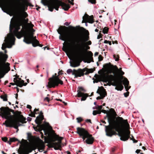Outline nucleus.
<instances>
[{
	"instance_id": "43",
	"label": "nucleus",
	"mask_w": 154,
	"mask_h": 154,
	"mask_svg": "<svg viewBox=\"0 0 154 154\" xmlns=\"http://www.w3.org/2000/svg\"><path fill=\"white\" fill-rule=\"evenodd\" d=\"M85 47L86 48V51L87 50L89 49L90 48V47L88 46L87 45H85Z\"/></svg>"
},
{
	"instance_id": "50",
	"label": "nucleus",
	"mask_w": 154,
	"mask_h": 154,
	"mask_svg": "<svg viewBox=\"0 0 154 154\" xmlns=\"http://www.w3.org/2000/svg\"><path fill=\"white\" fill-rule=\"evenodd\" d=\"M24 21L26 23H27L28 21V19H24Z\"/></svg>"
},
{
	"instance_id": "33",
	"label": "nucleus",
	"mask_w": 154,
	"mask_h": 154,
	"mask_svg": "<svg viewBox=\"0 0 154 154\" xmlns=\"http://www.w3.org/2000/svg\"><path fill=\"white\" fill-rule=\"evenodd\" d=\"M108 30V28L106 27H105L103 29V33L105 34L107 33Z\"/></svg>"
},
{
	"instance_id": "55",
	"label": "nucleus",
	"mask_w": 154,
	"mask_h": 154,
	"mask_svg": "<svg viewBox=\"0 0 154 154\" xmlns=\"http://www.w3.org/2000/svg\"><path fill=\"white\" fill-rule=\"evenodd\" d=\"M108 42H109V41L106 40H105L104 41V43H106V44H107L108 43Z\"/></svg>"
},
{
	"instance_id": "10",
	"label": "nucleus",
	"mask_w": 154,
	"mask_h": 154,
	"mask_svg": "<svg viewBox=\"0 0 154 154\" xmlns=\"http://www.w3.org/2000/svg\"><path fill=\"white\" fill-rule=\"evenodd\" d=\"M63 138L55 134L52 135L51 137V140L53 142L51 144V147L54 148L55 150L59 149L61 147V140Z\"/></svg>"
},
{
	"instance_id": "60",
	"label": "nucleus",
	"mask_w": 154,
	"mask_h": 154,
	"mask_svg": "<svg viewBox=\"0 0 154 154\" xmlns=\"http://www.w3.org/2000/svg\"><path fill=\"white\" fill-rule=\"evenodd\" d=\"M65 25L66 26H68V23L66 22L65 23Z\"/></svg>"
},
{
	"instance_id": "13",
	"label": "nucleus",
	"mask_w": 154,
	"mask_h": 154,
	"mask_svg": "<svg viewBox=\"0 0 154 154\" xmlns=\"http://www.w3.org/2000/svg\"><path fill=\"white\" fill-rule=\"evenodd\" d=\"M13 81L14 83H11L10 84L12 85H16L17 86H16V88L17 92H19V90L17 86L22 87L23 86H26L27 84L26 83H25L24 81L22 80L21 78H19L18 76L14 78Z\"/></svg>"
},
{
	"instance_id": "19",
	"label": "nucleus",
	"mask_w": 154,
	"mask_h": 154,
	"mask_svg": "<svg viewBox=\"0 0 154 154\" xmlns=\"http://www.w3.org/2000/svg\"><path fill=\"white\" fill-rule=\"evenodd\" d=\"M43 119V116L42 113L41 114L39 115L38 116H37L35 120V123L38 125L41 124L42 123V121Z\"/></svg>"
},
{
	"instance_id": "34",
	"label": "nucleus",
	"mask_w": 154,
	"mask_h": 154,
	"mask_svg": "<svg viewBox=\"0 0 154 154\" xmlns=\"http://www.w3.org/2000/svg\"><path fill=\"white\" fill-rule=\"evenodd\" d=\"M101 112H102L104 113H106V116H108H108H109L108 115V114H109L108 112H109L108 111H107H107L105 110L102 109V110L101 111Z\"/></svg>"
},
{
	"instance_id": "27",
	"label": "nucleus",
	"mask_w": 154,
	"mask_h": 154,
	"mask_svg": "<svg viewBox=\"0 0 154 154\" xmlns=\"http://www.w3.org/2000/svg\"><path fill=\"white\" fill-rule=\"evenodd\" d=\"M45 147L43 143L40 144L38 145V150H42Z\"/></svg>"
},
{
	"instance_id": "25",
	"label": "nucleus",
	"mask_w": 154,
	"mask_h": 154,
	"mask_svg": "<svg viewBox=\"0 0 154 154\" xmlns=\"http://www.w3.org/2000/svg\"><path fill=\"white\" fill-rule=\"evenodd\" d=\"M38 111V109H35L34 110V112L29 114V116L31 117H35V115L36 114V112Z\"/></svg>"
},
{
	"instance_id": "59",
	"label": "nucleus",
	"mask_w": 154,
	"mask_h": 154,
	"mask_svg": "<svg viewBox=\"0 0 154 154\" xmlns=\"http://www.w3.org/2000/svg\"><path fill=\"white\" fill-rule=\"evenodd\" d=\"M16 95V98L17 99L18 97V94H16L15 95Z\"/></svg>"
},
{
	"instance_id": "8",
	"label": "nucleus",
	"mask_w": 154,
	"mask_h": 154,
	"mask_svg": "<svg viewBox=\"0 0 154 154\" xmlns=\"http://www.w3.org/2000/svg\"><path fill=\"white\" fill-rule=\"evenodd\" d=\"M76 133L80 136L82 137L84 142L89 144H91L93 143L94 139L92 135L90 134L84 129L78 127Z\"/></svg>"
},
{
	"instance_id": "4",
	"label": "nucleus",
	"mask_w": 154,
	"mask_h": 154,
	"mask_svg": "<svg viewBox=\"0 0 154 154\" xmlns=\"http://www.w3.org/2000/svg\"><path fill=\"white\" fill-rule=\"evenodd\" d=\"M108 73L109 74L113 73V75H107L104 78V81L106 82H108L110 84L109 85H112L116 86L115 89L118 91L122 90L123 88V86L122 85L123 77H121V79H118L115 75L116 72H113L111 69L108 71Z\"/></svg>"
},
{
	"instance_id": "57",
	"label": "nucleus",
	"mask_w": 154,
	"mask_h": 154,
	"mask_svg": "<svg viewBox=\"0 0 154 154\" xmlns=\"http://www.w3.org/2000/svg\"><path fill=\"white\" fill-rule=\"evenodd\" d=\"M132 140L133 141V143H136L137 142V140Z\"/></svg>"
},
{
	"instance_id": "35",
	"label": "nucleus",
	"mask_w": 154,
	"mask_h": 154,
	"mask_svg": "<svg viewBox=\"0 0 154 154\" xmlns=\"http://www.w3.org/2000/svg\"><path fill=\"white\" fill-rule=\"evenodd\" d=\"M88 2L93 4H95L96 0H88Z\"/></svg>"
},
{
	"instance_id": "28",
	"label": "nucleus",
	"mask_w": 154,
	"mask_h": 154,
	"mask_svg": "<svg viewBox=\"0 0 154 154\" xmlns=\"http://www.w3.org/2000/svg\"><path fill=\"white\" fill-rule=\"evenodd\" d=\"M106 95V93L105 91H103L100 94V95L103 99Z\"/></svg>"
},
{
	"instance_id": "16",
	"label": "nucleus",
	"mask_w": 154,
	"mask_h": 154,
	"mask_svg": "<svg viewBox=\"0 0 154 154\" xmlns=\"http://www.w3.org/2000/svg\"><path fill=\"white\" fill-rule=\"evenodd\" d=\"M79 89L77 91V96L78 97H82L81 99V101H84L85 100L87 97L88 96L87 94H85L82 92V91H84V89L82 87L79 88Z\"/></svg>"
},
{
	"instance_id": "41",
	"label": "nucleus",
	"mask_w": 154,
	"mask_h": 154,
	"mask_svg": "<svg viewBox=\"0 0 154 154\" xmlns=\"http://www.w3.org/2000/svg\"><path fill=\"white\" fill-rule=\"evenodd\" d=\"M124 95L125 97H127L129 95V92L124 93Z\"/></svg>"
},
{
	"instance_id": "32",
	"label": "nucleus",
	"mask_w": 154,
	"mask_h": 154,
	"mask_svg": "<svg viewBox=\"0 0 154 154\" xmlns=\"http://www.w3.org/2000/svg\"><path fill=\"white\" fill-rule=\"evenodd\" d=\"M2 140L5 142H6L9 144H11V143H9V140H8V139L6 137H3L2 138Z\"/></svg>"
},
{
	"instance_id": "30",
	"label": "nucleus",
	"mask_w": 154,
	"mask_h": 154,
	"mask_svg": "<svg viewBox=\"0 0 154 154\" xmlns=\"http://www.w3.org/2000/svg\"><path fill=\"white\" fill-rule=\"evenodd\" d=\"M17 140H18L15 137L10 138L9 139V143H10L11 142H14Z\"/></svg>"
},
{
	"instance_id": "22",
	"label": "nucleus",
	"mask_w": 154,
	"mask_h": 154,
	"mask_svg": "<svg viewBox=\"0 0 154 154\" xmlns=\"http://www.w3.org/2000/svg\"><path fill=\"white\" fill-rule=\"evenodd\" d=\"M55 1L52 2L50 3H48V0H41V3L44 6H47L48 8V6L49 5L52 3H54Z\"/></svg>"
},
{
	"instance_id": "7",
	"label": "nucleus",
	"mask_w": 154,
	"mask_h": 154,
	"mask_svg": "<svg viewBox=\"0 0 154 154\" xmlns=\"http://www.w3.org/2000/svg\"><path fill=\"white\" fill-rule=\"evenodd\" d=\"M20 35H17V38L20 39L21 37L24 36L23 41L27 44L32 43L33 47H35L38 45V41L34 38L33 33L28 34L25 29L23 32H19Z\"/></svg>"
},
{
	"instance_id": "61",
	"label": "nucleus",
	"mask_w": 154,
	"mask_h": 154,
	"mask_svg": "<svg viewBox=\"0 0 154 154\" xmlns=\"http://www.w3.org/2000/svg\"><path fill=\"white\" fill-rule=\"evenodd\" d=\"M2 153L3 154H6V153H5L3 151H2ZM13 154H15V153H14Z\"/></svg>"
},
{
	"instance_id": "18",
	"label": "nucleus",
	"mask_w": 154,
	"mask_h": 154,
	"mask_svg": "<svg viewBox=\"0 0 154 154\" xmlns=\"http://www.w3.org/2000/svg\"><path fill=\"white\" fill-rule=\"evenodd\" d=\"M21 112L17 111V116H19V118L18 120L16 119V121L18 122L19 123H20V122H21L22 123H25L26 122L25 121L26 120V119L25 118H24L23 116L21 115Z\"/></svg>"
},
{
	"instance_id": "3",
	"label": "nucleus",
	"mask_w": 154,
	"mask_h": 154,
	"mask_svg": "<svg viewBox=\"0 0 154 154\" xmlns=\"http://www.w3.org/2000/svg\"><path fill=\"white\" fill-rule=\"evenodd\" d=\"M11 112H12L14 115H17V112L16 113L14 110L8 107L0 108V116L3 118L6 119L5 122L3 123V125H5L7 127L14 128L15 129H17L19 126L23 125L16 121L15 116L11 115Z\"/></svg>"
},
{
	"instance_id": "39",
	"label": "nucleus",
	"mask_w": 154,
	"mask_h": 154,
	"mask_svg": "<svg viewBox=\"0 0 154 154\" xmlns=\"http://www.w3.org/2000/svg\"><path fill=\"white\" fill-rule=\"evenodd\" d=\"M27 24L31 28V29L32 28L33 26L32 24L30 23H27Z\"/></svg>"
},
{
	"instance_id": "20",
	"label": "nucleus",
	"mask_w": 154,
	"mask_h": 154,
	"mask_svg": "<svg viewBox=\"0 0 154 154\" xmlns=\"http://www.w3.org/2000/svg\"><path fill=\"white\" fill-rule=\"evenodd\" d=\"M88 53L89 59L86 60V61L85 60H84V62H87V63H90L91 61L93 62L92 57L93 55V53L91 51H88Z\"/></svg>"
},
{
	"instance_id": "9",
	"label": "nucleus",
	"mask_w": 154,
	"mask_h": 154,
	"mask_svg": "<svg viewBox=\"0 0 154 154\" xmlns=\"http://www.w3.org/2000/svg\"><path fill=\"white\" fill-rule=\"evenodd\" d=\"M61 6L63 9L65 11H67L69 8L70 6L69 5L66 4L59 1H56L54 3H52L48 6V10L52 12L54 9L58 11L59 7Z\"/></svg>"
},
{
	"instance_id": "23",
	"label": "nucleus",
	"mask_w": 154,
	"mask_h": 154,
	"mask_svg": "<svg viewBox=\"0 0 154 154\" xmlns=\"http://www.w3.org/2000/svg\"><path fill=\"white\" fill-rule=\"evenodd\" d=\"M114 69L116 70V72L117 73V74H118L121 75H122L124 74V72L122 71V69L120 70L118 69L116 66H114Z\"/></svg>"
},
{
	"instance_id": "6",
	"label": "nucleus",
	"mask_w": 154,
	"mask_h": 154,
	"mask_svg": "<svg viewBox=\"0 0 154 154\" xmlns=\"http://www.w3.org/2000/svg\"><path fill=\"white\" fill-rule=\"evenodd\" d=\"M71 45L70 50L72 51L75 54L76 59L80 61L83 60L86 57L85 53V50L84 47L83 46L84 43H82L81 45H80V48L79 50L75 48V43L74 42L71 41Z\"/></svg>"
},
{
	"instance_id": "48",
	"label": "nucleus",
	"mask_w": 154,
	"mask_h": 154,
	"mask_svg": "<svg viewBox=\"0 0 154 154\" xmlns=\"http://www.w3.org/2000/svg\"><path fill=\"white\" fill-rule=\"evenodd\" d=\"M97 100H99V99H103L102 97H101L100 96H99V97H97Z\"/></svg>"
},
{
	"instance_id": "29",
	"label": "nucleus",
	"mask_w": 154,
	"mask_h": 154,
	"mask_svg": "<svg viewBox=\"0 0 154 154\" xmlns=\"http://www.w3.org/2000/svg\"><path fill=\"white\" fill-rule=\"evenodd\" d=\"M0 97L4 101H7V95L6 94L4 95H1Z\"/></svg>"
},
{
	"instance_id": "12",
	"label": "nucleus",
	"mask_w": 154,
	"mask_h": 154,
	"mask_svg": "<svg viewBox=\"0 0 154 154\" xmlns=\"http://www.w3.org/2000/svg\"><path fill=\"white\" fill-rule=\"evenodd\" d=\"M86 70V69L85 68H84L83 69H79L77 70L74 69L73 71H72L71 69H69L67 70V73L68 74H70L71 73H72V75H74L75 77L77 78L83 76L84 72Z\"/></svg>"
},
{
	"instance_id": "36",
	"label": "nucleus",
	"mask_w": 154,
	"mask_h": 154,
	"mask_svg": "<svg viewBox=\"0 0 154 154\" xmlns=\"http://www.w3.org/2000/svg\"><path fill=\"white\" fill-rule=\"evenodd\" d=\"M76 120L77 121V122L78 123H80L82 121V119L81 117H79L76 118Z\"/></svg>"
},
{
	"instance_id": "37",
	"label": "nucleus",
	"mask_w": 154,
	"mask_h": 154,
	"mask_svg": "<svg viewBox=\"0 0 154 154\" xmlns=\"http://www.w3.org/2000/svg\"><path fill=\"white\" fill-rule=\"evenodd\" d=\"M102 108V106H98L97 105L96 107V109H99L100 111V110H101Z\"/></svg>"
},
{
	"instance_id": "31",
	"label": "nucleus",
	"mask_w": 154,
	"mask_h": 154,
	"mask_svg": "<svg viewBox=\"0 0 154 154\" xmlns=\"http://www.w3.org/2000/svg\"><path fill=\"white\" fill-rule=\"evenodd\" d=\"M101 112L99 110H94L93 111V114L94 115H96L97 114H100Z\"/></svg>"
},
{
	"instance_id": "58",
	"label": "nucleus",
	"mask_w": 154,
	"mask_h": 154,
	"mask_svg": "<svg viewBox=\"0 0 154 154\" xmlns=\"http://www.w3.org/2000/svg\"><path fill=\"white\" fill-rule=\"evenodd\" d=\"M43 48H44V50H45L46 48H47V50H49V48H47V47H44Z\"/></svg>"
},
{
	"instance_id": "26",
	"label": "nucleus",
	"mask_w": 154,
	"mask_h": 154,
	"mask_svg": "<svg viewBox=\"0 0 154 154\" xmlns=\"http://www.w3.org/2000/svg\"><path fill=\"white\" fill-rule=\"evenodd\" d=\"M86 69V70L84 72V73L86 71V72L85 73V74H88V73H92L93 72L94 70L93 69H87L85 68Z\"/></svg>"
},
{
	"instance_id": "15",
	"label": "nucleus",
	"mask_w": 154,
	"mask_h": 154,
	"mask_svg": "<svg viewBox=\"0 0 154 154\" xmlns=\"http://www.w3.org/2000/svg\"><path fill=\"white\" fill-rule=\"evenodd\" d=\"M57 32L58 33L60 34L59 39L63 41H65L67 38V36L63 27L62 26L60 27L59 29L57 30Z\"/></svg>"
},
{
	"instance_id": "45",
	"label": "nucleus",
	"mask_w": 154,
	"mask_h": 154,
	"mask_svg": "<svg viewBox=\"0 0 154 154\" xmlns=\"http://www.w3.org/2000/svg\"><path fill=\"white\" fill-rule=\"evenodd\" d=\"M27 107L28 108V109H31L32 108V107H31V106L30 105H27Z\"/></svg>"
},
{
	"instance_id": "63",
	"label": "nucleus",
	"mask_w": 154,
	"mask_h": 154,
	"mask_svg": "<svg viewBox=\"0 0 154 154\" xmlns=\"http://www.w3.org/2000/svg\"><path fill=\"white\" fill-rule=\"evenodd\" d=\"M108 43H109V44L110 45H111V42H110L109 41V42H108Z\"/></svg>"
},
{
	"instance_id": "54",
	"label": "nucleus",
	"mask_w": 154,
	"mask_h": 154,
	"mask_svg": "<svg viewBox=\"0 0 154 154\" xmlns=\"http://www.w3.org/2000/svg\"><path fill=\"white\" fill-rule=\"evenodd\" d=\"M86 121L87 122H89L91 123V120H90V119H87V120H86Z\"/></svg>"
},
{
	"instance_id": "46",
	"label": "nucleus",
	"mask_w": 154,
	"mask_h": 154,
	"mask_svg": "<svg viewBox=\"0 0 154 154\" xmlns=\"http://www.w3.org/2000/svg\"><path fill=\"white\" fill-rule=\"evenodd\" d=\"M27 120L28 121H30L32 119L30 117H28L27 119Z\"/></svg>"
},
{
	"instance_id": "53",
	"label": "nucleus",
	"mask_w": 154,
	"mask_h": 154,
	"mask_svg": "<svg viewBox=\"0 0 154 154\" xmlns=\"http://www.w3.org/2000/svg\"><path fill=\"white\" fill-rule=\"evenodd\" d=\"M99 59L100 61H101L102 60V57L100 56H99Z\"/></svg>"
},
{
	"instance_id": "24",
	"label": "nucleus",
	"mask_w": 154,
	"mask_h": 154,
	"mask_svg": "<svg viewBox=\"0 0 154 154\" xmlns=\"http://www.w3.org/2000/svg\"><path fill=\"white\" fill-rule=\"evenodd\" d=\"M70 65L71 66L73 67H76L79 66L80 65V62H76L73 61L72 62L70 61Z\"/></svg>"
},
{
	"instance_id": "64",
	"label": "nucleus",
	"mask_w": 154,
	"mask_h": 154,
	"mask_svg": "<svg viewBox=\"0 0 154 154\" xmlns=\"http://www.w3.org/2000/svg\"><path fill=\"white\" fill-rule=\"evenodd\" d=\"M40 8L39 7H38V8H36V10H37L38 11V9Z\"/></svg>"
},
{
	"instance_id": "17",
	"label": "nucleus",
	"mask_w": 154,
	"mask_h": 154,
	"mask_svg": "<svg viewBox=\"0 0 154 154\" xmlns=\"http://www.w3.org/2000/svg\"><path fill=\"white\" fill-rule=\"evenodd\" d=\"M86 21L91 23H93L94 22L93 18L87 14H85L83 17L82 22H86Z\"/></svg>"
},
{
	"instance_id": "44",
	"label": "nucleus",
	"mask_w": 154,
	"mask_h": 154,
	"mask_svg": "<svg viewBox=\"0 0 154 154\" xmlns=\"http://www.w3.org/2000/svg\"><path fill=\"white\" fill-rule=\"evenodd\" d=\"M44 100H47L48 102H49V98L48 97H46L45 98Z\"/></svg>"
},
{
	"instance_id": "14",
	"label": "nucleus",
	"mask_w": 154,
	"mask_h": 154,
	"mask_svg": "<svg viewBox=\"0 0 154 154\" xmlns=\"http://www.w3.org/2000/svg\"><path fill=\"white\" fill-rule=\"evenodd\" d=\"M32 151L31 147L28 145H26L19 148L18 152L19 154H29Z\"/></svg>"
},
{
	"instance_id": "38",
	"label": "nucleus",
	"mask_w": 154,
	"mask_h": 154,
	"mask_svg": "<svg viewBox=\"0 0 154 154\" xmlns=\"http://www.w3.org/2000/svg\"><path fill=\"white\" fill-rule=\"evenodd\" d=\"M89 36H86L85 38L84 39V41L86 42L88 40Z\"/></svg>"
},
{
	"instance_id": "52",
	"label": "nucleus",
	"mask_w": 154,
	"mask_h": 154,
	"mask_svg": "<svg viewBox=\"0 0 154 154\" xmlns=\"http://www.w3.org/2000/svg\"><path fill=\"white\" fill-rule=\"evenodd\" d=\"M98 54V52H96L94 54V56H97Z\"/></svg>"
},
{
	"instance_id": "2",
	"label": "nucleus",
	"mask_w": 154,
	"mask_h": 154,
	"mask_svg": "<svg viewBox=\"0 0 154 154\" xmlns=\"http://www.w3.org/2000/svg\"><path fill=\"white\" fill-rule=\"evenodd\" d=\"M13 18L11 19L10 24L9 26V30L10 34H8L4 40L5 43H3L2 49L5 50L6 48H11L12 46L14 45V42L15 39L14 36L17 38V35H20L19 32H23L25 29H26L28 34L33 33L35 30L32 28L31 29V31H29L27 28L26 26L23 25V23L22 21L20 20L18 21H12Z\"/></svg>"
},
{
	"instance_id": "5",
	"label": "nucleus",
	"mask_w": 154,
	"mask_h": 154,
	"mask_svg": "<svg viewBox=\"0 0 154 154\" xmlns=\"http://www.w3.org/2000/svg\"><path fill=\"white\" fill-rule=\"evenodd\" d=\"M8 57L7 55L0 52V79L3 78L10 70V63H5Z\"/></svg>"
},
{
	"instance_id": "47",
	"label": "nucleus",
	"mask_w": 154,
	"mask_h": 154,
	"mask_svg": "<svg viewBox=\"0 0 154 154\" xmlns=\"http://www.w3.org/2000/svg\"><path fill=\"white\" fill-rule=\"evenodd\" d=\"M99 80L97 79H96L95 80H94L93 81V83H97L99 82Z\"/></svg>"
},
{
	"instance_id": "62",
	"label": "nucleus",
	"mask_w": 154,
	"mask_h": 154,
	"mask_svg": "<svg viewBox=\"0 0 154 154\" xmlns=\"http://www.w3.org/2000/svg\"><path fill=\"white\" fill-rule=\"evenodd\" d=\"M95 31L96 32H97L98 31V29H95Z\"/></svg>"
},
{
	"instance_id": "21",
	"label": "nucleus",
	"mask_w": 154,
	"mask_h": 154,
	"mask_svg": "<svg viewBox=\"0 0 154 154\" xmlns=\"http://www.w3.org/2000/svg\"><path fill=\"white\" fill-rule=\"evenodd\" d=\"M123 84L125 85L126 91H128L131 87L130 86H128L129 83L128 81V80L127 79L125 78L123 80Z\"/></svg>"
},
{
	"instance_id": "56",
	"label": "nucleus",
	"mask_w": 154,
	"mask_h": 154,
	"mask_svg": "<svg viewBox=\"0 0 154 154\" xmlns=\"http://www.w3.org/2000/svg\"><path fill=\"white\" fill-rule=\"evenodd\" d=\"M56 100H57V101H62V100L61 99H56Z\"/></svg>"
},
{
	"instance_id": "11",
	"label": "nucleus",
	"mask_w": 154,
	"mask_h": 154,
	"mask_svg": "<svg viewBox=\"0 0 154 154\" xmlns=\"http://www.w3.org/2000/svg\"><path fill=\"white\" fill-rule=\"evenodd\" d=\"M48 85L50 88L54 87L55 86H57L59 84L61 85L63 84V82L57 76H53V77L49 79Z\"/></svg>"
},
{
	"instance_id": "42",
	"label": "nucleus",
	"mask_w": 154,
	"mask_h": 154,
	"mask_svg": "<svg viewBox=\"0 0 154 154\" xmlns=\"http://www.w3.org/2000/svg\"><path fill=\"white\" fill-rule=\"evenodd\" d=\"M86 44L88 45H90L91 44V41H89L86 43Z\"/></svg>"
},
{
	"instance_id": "51",
	"label": "nucleus",
	"mask_w": 154,
	"mask_h": 154,
	"mask_svg": "<svg viewBox=\"0 0 154 154\" xmlns=\"http://www.w3.org/2000/svg\"><path fill=\"white\" fill-rule=\"evenodd\" d=\"M140 151V150L137 149L136 151V152L137 153H139Z\"/></svg>"
},
{
	"instance_id": "49",
	"label": "nucleus",
	"mask_w": 154,
	"mask_h": 154,
	"mask_svg": "<svg viewBox=\"0 0 154 154\" xmlns=\"http://www.w3.org/2000/svg\"><path fill=\"white\" fill-rule=\"evenodd\" d=\"M72 2H71L70 1H69V2L71 5H74V3L72 2L73 1V0H71Z\"/></svg>"
},
{
	"instance_id": "40",
	"label": "nucleus",
	"mask_w": 154,
	"mask_h": 154,
	"mask_svg": "<svg viewBox=\"0 0 154 154\" xmlns=\"http://www.w3.org/2000/svg\"><path fill=\"white\" fill-rule=\"evenodd\" d=\"M113 56L116 61H118L119 60V57L118 56L117 57H116L115 55H114Z\"/></svg>"
},
{
	"instance_id": "1",
	"label": "nucleus",
	"mask_w": 154,
	"mask_h": 154,
	"mask_svg": "<svg viewBox=\"0 0 154 154\" xmlns=\"http://www.w3.org/2000/svg\"><path fill=\"white\" fill-rule=\"evenodd\" d=\"M110 114H108V118L109 125L105 126V132L107 136L111 137L113 135L112 130H115L118 132V135L120 137V139L125 141L130 137V132L128 129L129 125L127 120H124L123 118L119 117L118 119L119 122H116L115 119L117 114L113 109H110Z\"/></svg>"
}]
</instances>
